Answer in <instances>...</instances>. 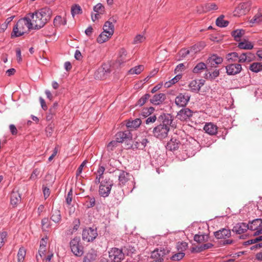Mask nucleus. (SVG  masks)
<instances>
[{
	"label": "nucleus",
	"mask_w": 262,
	"mask_h": 262,
	"mask_svg": "<svg viewBox=\"0 0 262 262\" xmlns=\"http://www.w3.org/2000/svg\"><path fill=\"white\" fill-rule=\"evenodd\" d=\"M7 235V233L5 231L0 233V247L4 245L5 243L4 240L6 239Z\"/></svg>",
	"instance_id": "obj_59"
},
{
	"label": "nucleus",
	"mask_w": 262,
	"mask_h": 262,
	"mask_svg": "<svg viewBox=\"0 0 262 262\" xmlns=\"http://www.w3.org/2000/svg\"><path fill=\"white\" fill-rule=\"evenodd\" d=\"M54 125L50 124L46 128V132L48 136H51L53 131Z\"/></svg>",
	"instance_id": "obj_60"
},
{
	"label": "nucleus",
	"mask_w": 262,
	"mask_h": 262,
	"mask_svg": "<svg viewBox=\"0 0 262 262\" xmlns=\"http://www.w3.org/2000/svg\"><path fill=\"white\" fill-rule=\"evenodd\" d=\"M248 225L245 223H239L236 224L232 229V231L238 234L244 233L248 229Z\"/></svg>",
	"instance_id": "obj_19"
},
{
	"label": "nucleus",
	"mask_w": 262,
	"mask_h": 262,
	"mask_svg": "<svg viewBox=\"0 0 262 262\" xmlns=\"http://www.w3.org/2000/svg\"><path fill=\"white\" fill-rule=\"evenodd\" d=\"M184 256H185V253L184 252H183V251H180V252L174 254L171 257V258L173 260L178 261V260L182 259L184 257Z\"/></svg>",
	"instance_id": "obj_56"
},
{
	"label": "nucleus",
	"mask_w": 262,
	"mask_h": 262,
	"mask_svg": "<svg viewBox=\"0 0 262 262\" xmlns=\"http://www.w3.org/2000/svg\"><path fill=\"white\" fill-rule=\"evenodd\" d=\"M32 29V24L30 18L25 17L19 19L14 26L11 37V38L19 37L24 35L27 31Z\"/></svg>",
	"instance_id": "obj_2"
},
{
	"label": "nucleus",
	"mask_w": 262,
	"mask_h": 262,
	"mask_svg": "<svg viewBox=\"0 0 262 262\" xmlns=\"http://www.w3.org/2000/svg\"><path fill=\"white\" fill-rule=\"evenodd\" d=\"M144 68L143 65H139L130 69L128 72L130 74H139L144 70Z\"/></svg>",
	"instance_id": "obj_46"
},
{
	"label": "nucleus",
	"mask_w": 262,
	"mask_h": 262,
	"mask_svg": "<svg viewBox=\"0 0 262 262\" xmlns=\"http://www.w3.org/2000/svg\"><path fill=\"white\" fill-rule=\"evenodd\" d=\"M119 181L120 185H125L128 181L133 179V176L123 170H119Z\"/></svg>",
	"instance_id": "obj_14"
},
{
	"label": "nucleus",
	"mask_w": 262,
	"mask_h": 262,
	"mask_svg": "<svg viewBox=\"0 0 262 262\" xmlns=\"http://www.w3.org/2000/svg\"><path fill=\"white\" fill-rule=\"evenodd\" d=\"M189 86L192 92H198L201 88V86L200 84H198L196 80H195L191 81L189 84Z\"/></svg>",
	"instance_id": "obj_44"
},
{
	"label": "nucleus",
	"mask_w": 262,
	"mask_h": 262,
	"mask_svg": "<svg viewBox=\"0 0 262 262\" xmlns=\"http://www.w3.org/2000/svg\"><path fill=\"white\" fill-rule=\"evenodd\" d=\"M242 53L240 52H231L227 54L226 58L227 61L230 62L238 61L239 62L240 55Z\"/></svg>",
	"instance_id": "obj_29"
},
{
	"label": "nucleus",
	"mask_w": 262,
	"mask_h": 262,
	"mask_svg": "<svg viewBox=\"0 0 262 262\" xmlns=\"http://www.w3.org/2000/svg\"><path fill=\"white\" fill-rule=\"evenodd\" d=\"M82 239L88 242H93L98 236L97 229L91 227L84 229L82 231Z\"/></svg>",
	"instance_id": "obj_10"
},
{
	"label": "nucleus",
	"mask_w": 262,
	"mask_h": 262,
	"mask_svg": "<svg viewBox=\"0 0 262 262\" xmlns=\"http://www.w3.org/2000/svg\"><path fill=\"white\" fill-rule=\"evenodd\" d=\"M250 4L249 2L241 3L235 10L239 15H245L250 10Z\"/></svg>",
	"instance_id": "obj_17"
},
{
	"label": "nucleus",
	"mask_w": 262,
	"mask_h": 262,
	"mask_svg": "<svg viewBox=\"0 0 262 262\" xmlns=\"http://www.w3.org/2000/svg\"><path fill=\"white\" fill-rule=\"evenodd\" d=\"M214 236L217 239H224L221 242V245L223 246L231 245L234 243V241L232 239H227L231 236V233L230 229L222 228L220 230L214 232Z\"/></svg>",
	"instance_id": "obj_4"
},
{
	"label": "nucleus",
	"mask_w": 262,
	"mask_h": 262,
	"mask_svg": "<svg viewBox=\"0 0 262 262\" xmlns=\"http://www.w3.org/2000/svg\"><path fill=\"white\" fill-rule=\"evenodd\" d=\"M86 163V161H84L81 165L78 168L76 171V177L79 176L82 172L83 167L85 165Z\"/></svg>",
	"instance_id": "obj_63"
},
{
	"label": "nucleus",
	"mask_w": 262,
	"mask_h": 262,
	"mask_svg": "<svg viewBox=\"0 0 262 262\" xmlns=\"http://www.w3.org/2000/svg\"><path fill=\"white\" fill-rule=\"evenodd\" d=\"M121 248L123 253H124V255H131L133 254L136 253V252L135 248L130 245L125 246Z\"/></svg>",
	"instance_id": "obj_35"
},
{
	"label": "nucleus",
	"mask_w": 262,
	"mask_h": 262,
	"mask_svg": "<svg viewBox=\"0 0 262 262\" xmlns=\"http://www.w3.org/2000/svg\"><path fill=\"white\" fill-rule=\"evenodd\" d=\"M51 220L55 223H58L61 220L60 211L58 209H52L51 213Z\"/></svg>",
	"instance_id": "obj_30"
},
{
	"label": "nucleus",
	"mask_w": 262,
	"mask_h": 262,
	"mask_svg": "<svg viewBox=\"0 0 262 262\" xmlns=\"http://www.w3.org/2000/svg\"><path fill=\"white\" fill-rule=\"evenodd\" d=\"M245 33V31L243 29H237L231 32V35L235 41H239Z\"/></svg>",
	"instance_id": "obj_32"
},
{
	"label": "nucleus",
	"mask_w": 262,
	"mask_h": 262,
	"mask_svg": "<svg viewBox=\"0 0 262 262\" xmlns=\"http://www.w3.org/2000/svg\"><path fill=\"white\" fill-rule=\"evenodd\" d=\"M181 78V75L178 74L176 75L171 80H169V81L166 82L164 84V86L167 88L170 87L172 84L177 82Z\"/></svg>",
	"instance_id": "obj_42"
},
{
	"label": "nucleus",
	"mask_w": 262,
	"mask_h": 262,
	"mask_svg": "<svg viewBox=\"0 0 262 262\" xmlns=\"http://www.w3.org/2000/svg\"><path fill=\"white\" fill-rule=\"evenodd\" d=\"M247 225L249 227L248 229L250 230L255 231V230L259 229L262 226V219H256L252 221H249Z\"/></svg>",
	"instance_id": "obj_23"
},
{
	"label": "nucleus",
	"mask_w": 262,
	"mask_h": 262,
	"mask_svg": "<svg viewBox=\"0 0 262 262\" xmlns=\"http://www.w3.org/2000/svg\"><path fill=\"white\" fill-rule=\"evenodd\" d=\"M157 120H158V118L155 115L148 117L145 120V127H151L149 126L150 124L154 123Z\"/></svg>",
	"instance_id": "obj_53"
},
{
	"label": "nucleus",
	"mask_w": 262,
	"mask_h": 262,
	"mask_svg": "<svg viewBox=\"0 0 262 262\" xmlns=\"http://www.w3.org/2000/svg\"><path fill=\"white\" fill-rule=\"evenodd\" d=\"M207 61L210 63L212 67H215L216 65L221 63L223 59L221 57L217 56L216 54H213L211 57H209Z\"/></svg>",
	"instance_id": "obj_27"
},
{
	"label": "nucleus",
	"mask_w": 262,
	"mask_h": 262,
	"mask_svg": "<svg viewBox=\"0 0 262 262\" xmlns=\"http://www.w3.org/2000/svg\"><path fill=\"white\" fill-rule=\"evenodd\" d=\"M82 13L80 6L78 5H74L71 8V14L74 17L75 15L80 14Z\"/></svg>",
	"instance_id": "obj_48"
},
{
	"label": "nucleus",
	"mask_w": 262,
	"mask_h": 262,
	"mask_svg": "<svg viewBox=\"0 0 262 262\" xmlns=\"http://www.w3.org/2000/svg\"><path fill=\"white\" fill-rule=\"evenodd\" d=\"M190 96L187 93H180L175 99V103L179 106H185L190 100Z\"/></svg>",
	"instance_id": "obj_11"
},
{
	"label": "nucleus",
	"mask_w": 262,
	"mask_h": 262,
	"mask_svg": "<svg viewBox=\"0 0 262 262\" xmlns=\"http://www.w3.org/2000/svg\"><path fill=\"white\" fill-rule=\"evenodd\" d=\"M116 140L111 141L107 145V150L112 151L118 146L119 143L132 142L133 136L129 130L124 132H119L115 135Z\"/></svg>",
	"instance_id": "obj_3"
},
{
	"label": "nucleus",
	"mask_w": 262,
	"mask_h": 262,
	"mask_svg": "<svg viewBox=\"0 0 262 262\" xmlns=\"http://www.w3.org/2000/svg\"><path fill=\"white\" fill-rule=\"evenodd\" d=\"M70 246L72 253L77 257L81 256L84 253V247L81 243L80 237H75L70 242Z\"/></svg>",
	"instance_id": "obj_5"
},
{
	"label": "nucleus",
	"mask_w": 262,
	"mask_h": 262,
	"mask_svg": "<svg viewBox=\"0 0 262 262\" xmlns=\"http://www.w3.org/2000/svg\"><path fill=\"white\" fill-rule=\"evenodd\" d=\"M26 253V250L24 247L20 248L17 253V257L25 258Z\"/></svg>",
	"instance_id": "obj_61"
},
{
	"label": "nucleus",
	"mask_w": 262,
	"mask_h": 262,
	"mask_svg": "<svg viewBox=\"0 0 262 262\" xmlns=\"http://www.w3.org/2000/svg\"><path fill=\"white\" fill-rule=\"evenodd\" d=\"M41 171L40 168H36L32 171L30 179L32 180H35L38 178L39 177L41 176Z\"/></svg>",
	"instance_id": "obj_49"
},
{
	"label": "nucleus",
	"mask_w": 262,
	"mask_h": 262,
	"mask_svg": "<svg viewBox=\"0 0 262 262\" xmlns=\"http://www.w3.org/2000/svg\"><path fill=\"white\" fill-rule=\"evenodd\" d=\"M262 22V14L261 13H257L253 18L251 20L252 23H260Z\"/></svg>",
	"instance_id": "obj_55"
},
{
	"label": "nucleus",
	"mask_w": 262,
	"mask_h": 262,
	"mask_svg": "<svg viewBox=\"0 0 262 262\" xmlns=\"http://www.w3.org/2000/svg\"><path fill=\"white\" fill-rule=\"evenodd\" d=\"M150 95L149 94H145L138 101L136 105L140 106L143 105L147 100L150 98Z\"/></svg>",
	"instance_id": "obj_51"
},
{
	"label": "nucleus",
	"mask_w": 262,
	"mask_h": 262,
	"mask_svg": "<svg viewBox=\"0 0 262 262\" xmlns=\"http://www.w3.org/2000/svg\"><path fill=\"white\" fill-rule=\"evenodd\" d=\"M35 12L36 14H38V16H41L43 18L42 20H44L46 23L50 20L52 14L51 9L47 7L42 8L35 11Z\"/></svg>",
	"instance_id": "obj_12"
},
{
	"label": "nucleus",
	"mask_w": 262,
	"mask_h": 262,
	"mask_svg": "<svg viewBox=\"0 0 262 262\" xmlns=\"http://www.w3.org/2000/svg\"><path fill=\"white\" fill-rule=\"evenodd\" d=\"M220 74L219 70H216L213 71L212 73L208 72V73L205 74V78L208 79V78L210 80H212L215 79L216 77H218Z\"/></svg>",
	"instance_id": "obj_52"
},
{
	"label": "nucleus",
	"mask_w": 262,
	"mask_h": 262,
	"mask_svg": "<svg viewBox=\"0 0 262 262\" xmlns=\"http://www.w3.org/2000/svg\"><path fill=\"white\" fill-rule=\"evenodd\" d=\"M126 145V148L129 149H143V146L141 144L140 141H136L134 143H133V141L132 140V142H125Z\"/></svg>",
	"instance_id": "obj_34"
},
{
	"label": "nucleus",
	"mask_w": 262,
	"mask_h": 262,
	"mask_svg": "<svg viewBox=\"0 0 262 262\" xmlns=\"http://www.w3.org/2000/svg\"><path fill=\"white\" fill-rule=\"evenodd\" d=\"M41 225H42V229L43 230H46V229L50 227V222L49 221L48 218L45 217L42 219Z\"/></svg>",
	"instance_id": "obj_57"
},
{
	"label": "nucleus",
	"mask_w": 262,
	"mask_h": 262,
	"mask_svg": "<svg viewBox=\"0 0 262 262\" xmlns=\"http://www.w3.org/2000/svg\"><path fill=\"white\" fill-rule=\"evenodd\" d=\"M181 143L179 140L172 137L170 140L167 143L166 148L167 149L172 151L177 150Z\"/></svg>",
	"instance_id": "obj_24"
},
{
	"label": "nucleus",
	"mask_w": 262,
	"mask_h": 262,
	"mask_svg": "<svg viewBox=\"0 0 262 262\" xmlns=\"http://www.w3.org/2000/svg\"><path fill=\"white\" fill-rule=\"evenodd\" d=\"M141 123L142 121L139 118L133 120H128L126 122V126L128 128L136 129L140 126Z\"/></svg>",
	"instance_id": "obj_28"
},
{
	"label": "nucleus",
	"mask_w": 262,
	"mask_h": 262,
	"mask_svg": "<svg viewBox=\"0 0 262 262\" xmlns=\"http://www.w3.org/2000/svg\"><path fill=\"white\" fill-rule=\"evenodd\" d=\"M145 39V37L143 35L139 34L137 35L134 39L133 43L137 44L143 42Z\"/></svg>",
	"instance_id": "obj_58"
},
{
	"label": "nucleus",
	"mask_w": 262,
	"mask_h": 262,
	"mask_svg": "<svg viewBox=\"0 0 262 262\" xmlns=\"http://www.w3.org/2000/svg\"><path fill=\"white\" fill-rule=\"evenodd\" d=\"M113 185V181L110 178H105L102 181L99 186V194L104 198L107 196L110 193Z\"/></svg>",
	"instance_id": "obj_6"
},
{
	"label": "nucleus",
	"mask_w": 262,
	"mask_h": 262,
	"mask_svg": "<svg viewBox=\"0 0 262 262\" xmlns=\"http://www.w3.org/2000/svg\"><path fill=\"white\" fill-rule=\"evenodd\" d=\"M129 58L127 57L126 51L124 48H122L119 51V56L116 62V63L118 64L119 66H121L126 61L129 60Z\"/></svg>",
	"instance_id": "obj_21"
},
{
	"label": "nucleus",
	"mask_w": 262,
	"mask_h": 262,
	"mask_svg": "<svg viewBox=\"0 0 262 262\" xmlns=\"http://www.w3.org/2000/svg\"><path fill=\"white\" fill-rule=\"evenodd\" d=\"M204 130L210 135H215L217 132V126L212 123H207L205 125Z\"/></svg>",
	"instance_id": "obj_25"
},
{
	"label": "nucleus",
	"mask_w": 262,
	"mask_h": 262,
	"mask_svg": "<svg viewBox=\"0 0 262 262\" xmlns=\"http://www.w3.org/2000/svg\"><path fill=\"white\" fill-rule=\"evenodd\" d=\"M205 46L204 42H200L197 44L194 45L191 48L190 50H193L194 52H197L202 50Z\"/></svg>",
	"instance_id": "obj_50"
},
{
	"label": "nucleus",
	"mask_w": 262,
	"mask_h": 262,
	"mask_svg": "<svg viewBox=\"0 0 262 262\" xmlns=\"http://www.w3.org/2000/svg\"><path fill=\"white\" fill-rule=\"evenodd\" d=\"M112 35H109V33L103 31L97 37V41L99 43H102L107 41Z\"/></svg>",
	"instance_id": "obj_33"
},
{
	"label": "nucleus",
	"mask_w": 262,
	"mask_h": 262,
	"mask_svg": "<svg viewBox=\"0 0 262 262\" xmlns=\"http://www.w3.org/2000/svg\"><path fill=\"white\" fill-rule=\"evenodd\" d=\"M249 70L254 73L262 71V64L260 62H253L249 66Z\"/></svg>",
	"instance_id": "obj_39"
},
{
	"label": "nucleus",
	"mask_w": 262,
	"mask_h": 262,
	"mask_svg": "<svg viewBox=\"0 0 262 262\" xmlns=\"http://www.w3.org/2000/svg\"><path fill=\"white\" fill-rule=\"evenodd\" d=\"M224 18V15H221L216 19V25L217 26L222 28L226 27L229 25V21L225 20Z\"/></svg>",
	"instance_id": "obj_37"
},
{
	"label": "nucleus",
	"mask_w": 262,
	"mask_h": 262,
	"mask_svg": "<svg viewBox=\"0 0 262 262\" xmlns=\"http://www.w3.org/2000/svg\"><path fill=\"white\" fill-rule=\"evenodd\" d=\"M54 25L55 27H59L61 25H66L67 24V20L65 18H62L61 16H56L54 19Z\"/></svg>",
	"instance_id": "obj_38"
},
{
	"label": "nucleus",
	"mask_w": 262,
	"mask_h": 262,
	"mask_svg": "<svg viewBox=\"0 0 262 262\" xmlns=\"http://www.w3.org/2000/svg\"><path fill=\"white\" fill-rule=\"evenodd\" d=\"M93 10L99 14H103L105 12V8L102 4L98 3L94 7Z\"/></svg>",
	"instance_id": "obj_47"
},
{
	"label": "nucleus",
	"mask_w": 262,
	"mask_h": 262,
	"mask_svg": "<svg viewBox=\"0 0 262 262\" xmlns=\"http://www.w3.org/2000/svg\"><path fill=\"white\" fill-rule=\"evenodd\" d=\"M206 9L208 11L217 9V6L214 3H210L206 5Z\"/></svg>",
	"instance_id": "obj_62"
},
{
	"label": "nucleus",
	"mask_w": 262,
	"mask_h": 262,
	"mask_svg": "<svg viewBox=\"0 0 262 262\" xmlns=\"http://www.w3.org/2000/svg\"><path fill=\"white\" fill-rule=\"evenodd\" d=\"M108 257L113 262H121L124 258V253L122 248L114 247L108 251Z\"/></svg>",
	"instance_id": "obj_7"
},
{
	"label": "nucleus",
	"mask_w": 262,
	"mask_h": 262,
	"mask_svg": "<svg viewBox=\"0 0 262 262\" xmlns=\"http://www.w3.org/2000/svg\"><path fill=\"white\" fill-rule=\"evenodd\" d=\"M256 57L250 52H242L240 55L239 62H250L255 60Z\"/></svg>",
	"instance_id": "obj_18"
},
{
	"label": "nucleus",
	"mask_w": 262,
	"mask_h": 262,
	"mask_svg": "<svg viewBox=\"0 0 262 262\" xmlns=\"http://www.w3.org/2000/svg\"><path fill=\"white\" fill-rule=\"evenodd\" d=\"M110 20L105 23L103 29L104 31L109 33V35H113L114 32V26L113 24V21L116 23V20L113 18H110Z\"/></svg>",
	"instance_id": "obj_22"
},
{
	"label": "nucleus",
	"mask_w": 262,
	"mask_h": 262,
	"mask_svg": "<svg viewBox=\"0 0 262 262\" xmlns=\"http://www.w3.org/2000/svg\"><path fill=\"white\" fill-rule=\"evenodd\" d=\"M154 111L155 108L152 106H150L149 107L144 108L141 112V115L143 117L146 118L150 116V115H151L152 113L154 112Z\"/></svg>",
	"instance_id": "obj_45"
},
{
	"label": "nucleus",
	"mask_w": 262,
	"mask_h": 262,
	"mask_svg": "<svg viewBox=\"0 0 262 262\" xmlns=\"http://www.w3.org/2000/svg\"><path fill=\"white\" fill-rule=\"evenodd\" d=\"M166 99V95L164 93L156 94L150 99V102L154 105L162 104Z\"/></svg>",
	"instance_id": "obj_20"
},
{
	"label": "nucleus",
	"mask_w": 262,
	"mask_h": 262,
	"mask_svg": "<svg viewBox=\"0 0 262 262\" xmlns=\"http://www.w3.org/2000/svg\"><path fill=\"white\" fill-rule=\"evenodd\" d=\"M208 234H195L194 236L193 239L194 241L198 243H202L203 242H207L208 240Z\"/></svg>",
	"instance_id": "obj_36"
},
{
	"label": "nucleus",
	"mask_w": 262,
	"mask_h": 262,
	"mask_svg": "<svg viewBox=\"0 0 262 262\" xmlns=\"http://www.w3.org/2000/svg\"><path fill=\"white\" fill-rule=\"evenodd\" d=\"M172 121V117L170 114L163 113L158 117L159 124L153 128L145 127V132L148 134L152 133L154 136L158 139H164L168 135Z\"/></svg>",
	"instance_id": "obj_1"
},
{
	"label": "nucleus",
	"mask_w": 262,
	"mask_h": 262,
	"mask_svg": "<svg viewBox=\"0 0 262 262\" xmlns=\"http://www.w3.org/2000/svg\"><path fill=\"white\" fill-rule=\"evenodd\" d=\"M207 69L206 65L202 62L198 63L193 68V72L194 73H200L205 69Z\"/></svg>",
	"instance_id": "obj_41"
},
{
	"label": "nucleus",
	"mask_w": 262,
	"mask_h": 262,
	"mask_svg": "<svg viewBox=\"0 0 262 262\" xmlns=\"http://www.w3.org/2000/svg\"><path fill=\"white\" fill-rule=\"evenodd\" d=\"M169 252V250L167 249L161 248L160 249H155L151 254V258L154 259V260L151 262H163V257Z\"/></svg>",
	"instance_id": "obj_9"
},
{
	"label": "nucleus",
	"mask_w": 262,
	"mask_h": 262,
	"mask_svg": "<svg viewBox=\"0 0 262 262\" xmlns=\"http://www.w3.org/2000/svg\"><path fill=\"white\" fill-rule=\"evenodd\" d=\"M189 53H190V50H187L186 49H183L180 51L179 54L181 57L184 58L187 55H188L189 54Z\"/></svg>",
	"instance_id": "obj_64"
},
{
	"label": "nucleus",
	"mask_w": 262,
	"mask_h": 262,
	"mask_svg": "<svg viewBox=\"0 0 262 262\" xmlns=\"http://www.w3.org/2000/svg\"><path fill=\"white\" fill-rule=\"evenodd\" d=\"M237 47L240 49L251 50L253 48V45L251 42L244 39L238 43Z\"/></svg>",
	"instance_id": "obj_31"
},
{
	"label": "nucleus",
	"mask_w": 262,
	"mask_h": 262,
	"mask_svg": "<svg viewBox=\"0 0 262 262\" xmlns=\"http://www.w3.org/2000/svg\"><path fill=\"white\" fill-rule=\"evenodd\" d=\"M226 69L228 75H234L240 73L242 68L239 63H231L226 67Z\"/></svg>",
	"instance_id": "obj_13"
},
{
	"label": "nucleus",
	"mask_w": 262,
	"mask_h": 262,
	"mask_svg": "<svg viewBox=\"0 0 262 262\" xmlns=\"http://www.w3.org/2000/svg\"><path fill=\"white\" fill-rule=\"evenodd\" d=\"M29 15L30 16L33 29H40L47 23L46 21L42 20L43 18L41 16H38V14H36L35 12L34 13H29Z\"/></svg>",
	"instance_id": "obj_8"
},
{
	"label": "nucleus",
	"mask_w": 262,
	"mask_h": 262,
	"mask_svg": "<svg viewBox=\"0 0 262 262\" xmlns=\"http://www.w3.org/2000/svg\"><path fill=\"white\" fill-rule=\"evenodd\" d=\"M21 201V196L18 191L13 190L10 195V202L11 205L16 206Z\"/></svg>",
	"instance_id": "obj_26"
},
{
	"label": "nucleus",
	"mask_w": 262,
	"mask_h": 262,
	"mask_svg": "<svg viewBox=\"0 0 262 262\" xmlns=\"http://www.w3.org/2000/svg\"><path fill=\"white\" fill-rule=\"evenodd\" d=\"M86 199L85 204L87 208L93 207L96 204L95 199L94 196L87 195L85 197Z\"/></svg>",
	"instance_id": "obj_40"
},
{
	"label": "nucleus",
	"mask_w": 262,
	"mask_h": 262,
	"mask_svg": "<svg viewBox=\"0 0 262 262\" xmlns=\"http://www.w3.org/2000/svg\"><path fill=\"white\" fill-rule=\"evenodd\" d=\"M193 112L188 108L181 109L177 114V117L181 121H186L192 116Z\"/></svg>",
	"instance_id": "obj_15"
},
{
	"label": "nucleus",
	"mask_w": 262,
	"mask_h": 262,
	"mask_svg": "<svg viewBox=\"0 0 262 262\" xmlns=\"http://www.w3.org/2000/svg\"><path fill=\"white\" fill-rule=\"evenodd\" d=\"M188 244L186 242H178L177 244V248L179 251H184L186 250Z\"/></svg>",
	"instance_id": "obj_54"
},
{
	"label": "nucleus",
	"mask_w": 262,
	"mask_h": 262,
	"mask_svg": "<svg viewBox=\"0 0 262 262\" xmlns=\"http://www.w3.org/2000/svg\"><path fill=\"white\" fill-rule=\"evenodd\" d=\"M97 254L95 253L89 252L83 258V262H93L96 259Z\"/></svg>",
	"instance_id": "obj_43"
},
{
	"label": "nucleus",
	"mask_w": 262,
	"mask_h": 262,
	"mask_svg": "<svg viewBox=\"0 0 262 262\" xmlns=\"http://www.w3.org/2000/svg\"><path fill=\"white\" fill-rule=\"evenodd\" d=\"M111 72L110 66L108 64H104L95 73V77L98 79L103 78L105 77V75L110 73Z\"/></svg>",
	"instance_id": "obj_16"
}]
</instances>
